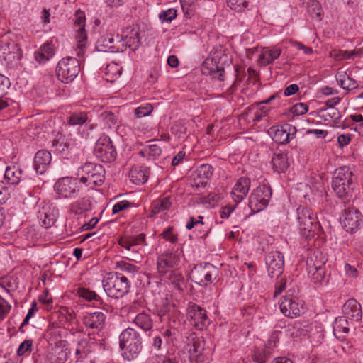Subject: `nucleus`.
<instances>
[{
	"label": "nucleus",
	"instance_id": "nucleus-1",
	"mask_svg": "<svg viewBox=\"0 0 363 363\" xmlns=\"http://www.w3.org/2000/svg\"><path fill=\"white\" fill-rule=\"evenodd\" d=\"M103 288L108 296L118 299L129 293L130 281L122 273H110L103 280Z\"/></svg>",
	"mask_w": 363,
	"mask_h": 363
},
{
	"label": "nucleus",
	"instance_id": "nucleus-2",
	"mask_svg": "<svg viewBox=\"0 0 363 363\" xmlns=\"http://www.w3.org/2000/svg\"><path fill=\"white\" fill-rule=\"evenodd\" d=\"M119 346L125 359L128 360L134 359L143 348L141 337L135 330L128 328L121 333Z\"/></svg>",
	"mask_w": 363,
	"mask_h": 363
},
{
	"label": "nucleus",
	"instance_id": "nucleus-3",
	"mask_svg": "<svg viewBox=\"0 0 363 363\" xmlns=\"http://www.w3.org/2000/svg\"><path fill=\"white\" fill-rule=\"evenodd\" d=\"M296 214L300 234L306 239L314 237L320 228L316 215L311 208L304 206L298 207Z\"/></svg>",
	"mask_w": 363,
	"mask_h": 363
},
{
	"label": "nucleus",
	"instance_id": "nucleus-4",
	"mask_svg": "<svg viewBox=\"0 0 363 363\" xmlns=\"http://www.w3.org/2000/svg\"><path fill=\"white\" fill-rule=\"evenodd\" d=\"M225 57V50L221 45L215 47L202 64V73L218 77L219 80H223L224 69L221 62Z\"/></svg>",
	"mask_w": 363,
	"mask_h": 363
},
{
	"label": "nucleus",
	"instance_id": "nucleus-5",
	"mask_svg": "<svg viewBox=\"0 0 363 363\" xmlns=\"http://www.w3.org/2000/svg\"><path fill=\"white\" fill-rule=\"evenodd\" d=\"M86 16L84 11L78 9L76 11L73 19V30L75 33L74 37L76 45L74 51L76 55L83 58L86 49L87 33L85 30Z\"/></svg>",
	"mask_w": 363,
	"mask_h": 363
},
{
	"label": "nucleus",
	"instance_id": "nucleus-6",
	"mask_svg": "<svg viewBox=\"0 0 363 363\" xmlns=\"http://www.w3.org/2000/svg\"><path fill=\"white\" fill-rule=\"evenodd\" d=\"M352 172L349 167L337 168L333 174L332 187L340 198H346L351 190Z\"/></svg>",
	"mask_w": 363,
	"mask_h": 363
},
{
	"label": "nucleus",
	"instance_id": "nucleus-7",
	"mask_svg": "<svg viewBox=\"0 0 363 363\" xmlns=\"http://www.w3.org/2000/svg\"><path fill=\"white\" fill-rule=\"evenodd\" d=\"M79 71V60L73 57H67L58 62L56 67V75L60 81L68 84L77 77Z\"/></svg>",
	"mask_w": 363,
	"mask_h": 363
},
{
	"label": "nucleus",
	"instance_id": "nucleus-8",
	"mask_svg": "<svg viewBox=\"0 0 363 363\" xmlns=\"http://www.w3.org/2000/svg\"><path fill=\"white\" fill-rule=\"evenodd\" d=\"M118 244L130 252V259L140 262L143 259V247L145 246V234L125 235L118 240Z\"/></svg>",
	"mask_w": 363,
	"mask_h": 363
},
{
	"label": "nucleus",
	"instance_id": "nucleus-9",
	"mask_svg": "<svg viewBox=\"0 0 363 363\" xmlns=\"http://www.w3.org/2000/svg\"><path fill=\"white\" fill-rule=\"evenodd\" d=\"M55 191L60 199H76L80 191L81 184L77 178L62 177L54 186Z\"/></svg>",
	"mask_w": 363,
	"mask_h": 363
},
{
	"label": "nucleus",
	"instance_id": "nucleus-10",
	"mask_svg": "<svg viewBox=\"0 0 363 363\" xmlns=\"http://www.w3.org/2000/svg\"><path fill=\"white\" fill-rule=\"evenodd\" d=\"M218 276V269L213 264L204 262L196 265L191 270V279L199 286H207Z\"/></svg>",
	"mask_w": 363,
	"mask_h": 363
},
{
	"label": "nucleus",
	"instance_id": "nucleus-11",
	"mask_svg": "<svg viewBox=\"0 0 363 363\" xmlns=\"http://www.w3.org/2000/svg\"><path fill=\"white\" fill-rule=\"evenodd\" d=\"M94 155L102 162H112L117 157V151L109 136L102 135L95 144Z\"/></svg>",
	"mask_w": 363,
	"mask_h": 363
},
{
	"label": "nucleus",
	"instance_id": "nucleus-12",
	"mask_svg": "<svg viewBox=\"0 0 363 363\" xmlns=\"http://www.w3.org/2000/svg\"><path fill=\"white\" fill-rule=\"evenodd\" d=\"M182 256L181 249H169L160 255L157 259V268L160 274H166L172 268L179 265Z\"/></svg>",
	"mask_w": 363,
	"mask_h": 363
},
{
	"label": "nucleus",
	"instance_id": "nucleus-13",
	"mask_svg": "<svg viewBox=\"0 0 363 363\" xmlns=\"http://www.w3.org/2000/svg\"><path fill=\"white\" fill-rule=\"evenodd\" d=\"M272 197V190L266 185H259L250 194L249 207L252 213H258L264 210L268 205Z\"/></svg>",
	"mask_w": 363,
	"mask_h": 363
},
{
	"label": "nucleus",
	"instance_id": "nucleus-14",
	"mask_svg": "<svg viewBox=\"0 0 363 363\" xmlns=\"http://www.w3.org/2000/svg\"><path fill=\"white\" fill-rule=\"evenodd\" d=\"M187 318L190 323L198 330H203L210 324L206 311L194 302L187 306Z\"/></svg>",
	"mask_w": 363,
	"mask_h": 363
},
{
	"label": "nucleus",
	"instance_id": "nucleus-15",
	"mask_svg": "<svg viewBox=\"0 0 363 363\" xmlns=\"http://www.w3.org/2000/svg\"><path fill=\"white\" fill-rule=\"evenodd\" d=\"M341 223L347 232L353 233L363 223L362 213L353 207L345 208L341 217Z\"/></svg>",
	"mask_w": 363,
	"mask_h": 363
},
{
	"label": "nucleus",
	"instance_id": "nucleus-16",
	"mask_svg": "<svg viewBox=\"0 0 363 363\" xmlns=\"http://www.w3.org/2000/svg\"><path fill=\"white\" fill-rule=\"evenodd\" d=\"M281 313L286 317L294 318L300 316L304 311L303 301L296 297L284 296L279 303Z\"/></svg>",
	"mask_w": 363,
	"mask_h": 363
},
{
	"label": "nucleus",
	"instance_id": "nucleus-17",
	"mask_svg": "<svg viewBox=\"0 0 363 363\" xmlns=\"http://www.w3.org/2000/svg\"><path fill=\"white\" fill-rule=\"evenodd\" d=\"M268 275L272 278H278L284 271V258L279 251H272L265 258Z\"/></svg>",
	"mask_w": 363,
	"mask_h": 363
},
{
	"label": "nucleus",
	"instance_id": "nucleus-18",
	"mask_svg": "<svg viewBox=\"0 0 363 363\" xmlns=\"http://www.w3.org/2000/svg\"><path fill=\"white\" fill-rule=\"evenodd\" d=\"M325 259L314 260L312 257L307 262V270L311 280L315 284H322L325 278Z\"/></svg>",
	"mask_w": 363,
	"mask_h": 363
},
{
	"label": "nucleus",
	"instance_id": "nucleus-19",
	"mask_svg": "<svg viewBox=\"0 0 363 363\" xmlns=\"http://www.w3.org/2000/svg\"><path fill=\"white\" fill-rule=\"evenodd\" d=\"M273 140L277 143L284 145L289 143L295 136L296 128L292 125L273 126L269 130Z\"/></svg>",
	"mask_w": 363,
	"mask_h": 363
},
{
	"label": "nucleus",
	"instance_id": "nucleus-20",
	"mask_svg": "<svg viewBox=\"0 0 363 363\" xmlns=\"http://www.w3.org/2000/svg\"><path fill=\"white\" fill-rule=\"evenodd\" d=\"M213 174V167L208 164L200 165L190 176V184L199 189L205 187Z\"/></svg>",
	"mask_w": 363,
	"mask_h": 363
},
{
	"label": "nucleus",
	"instance_id": "nucleus-21",
	"mask_svg": "<svg viewBox=\"0 0 363 363\" xmlns=\"http://www.w3.org/2000/svg\"><path fill=\"white\" fill-rule=\"evenodd\" d=\"M277 95L278 94H274L269 99L247 108L243 115L245 114L249 120H252L255 123L261 121L262 118L267 116L268 110L264 107L261 108L260 105L269 104L271 101L274 100Z\"/></svg>",
	"mask_w": 363,
	"mask_h": 363
},
{
	"label": "nucleus",
	"instance_id": "nucleus-22",
	"mask_svg": "<svg viewBox=\"0 0 363 363\" xmlns=\"http://www.w3.org/2000/svg\"><path fill=\"white\" fill-rule=\"evenodd\" d=\"M99 344L89 337H83L77 342L74 347V354L77 360L87 357L91 352L99 347Z\"/></svg>",
	"mask_w": 363,
	"mask_h": 363
},
{
	"label": "nucleus",
	"instance_id": "nucleus-23",
	"mask_svg": "<svg viewBox=\"0 0 363 363\" xmlns=\"http://www.w3.org/2000/svg\"><path fill=\"white\" fill-rule=\"evenodd\" d=\"M251 185L249 178L242 177L239 178L231 191V197L235 203H240L247 195Z\"/></svg>",
	"mask_w": 363,
	"mask_h": 363
},
{
	"label": "nucleus",
	"instance_id": "nucleus-24",
	"mask_svg": "<svg viewBox=\"0 0 363 363\" xmlns=\"http://www.w3.org/2000/svg\"><path fill=\"white\" fill-rule=\"evenodd\" d=\"M106 315L101 311L86 313L83 317L84 325L91 329L101 330L106 323Z\"/></svg>",
	"mask_w": 363,
	"mask_h": 363
},
{
	"label": "nucleus",
	"instance_id": "nucleus-25",
	"mask_svg": "<svg viewBox=\"0 0 363 363\" xmlns=\"http://www.w3.org/2000/svg\"><path fill=\"white\" fill-rule=\"evenodd\" d=\"M344 315L350 321H358L361 319L362 312L360 304L354 298H350L343 305Z\"/></svg>",
	"mask_w": 363,
	"mask_h": 363
},
{
	"label": "nucleus",
	"instance_id": "nucleus-26",
	"mask_svg": "<svg viewBox=\"0 0 363 363\" xmlns=\"http://www.w3.org/2000/svg\"><path fill=\"white\" fill-rule=\"evenodd\" d=\"M52 160L51 153L45 150L38 151L34 157L33 167L37 174H43L48 169Z\"/></svg>",
	"mask_w": 363,
	"mask_h": 363
},
{
	"label": "nucleus",
	"instance_id": "nucleus-27",
	"mask_svg": "<svg viewBox=\"0 0 363 363\" xmlns=\"http://www.w3.org/2000/svg\"><path fill=\"white\" fill-rule=\"evenodd\" d=\"M281 52V49L278 47L264 48L259 55L257 62L262 66H267L279 58Z\"/></svg>",
	"mask_w": 363,
	"mask_h": 363
},
{
	"label": "nucleus",
	"instance_id": "nucleus-28",
	"mask_svg": "<svg viewBox=\"0 0 363 363\" xmlns=\"http://www.w3.org/2000/svg\"><path fill=\"white\" fill-rule=\"evenodd\" d=\"M150 176V168L143 165L133 166L129 172L130 181L135 184H143Z\"/></svg>",
	"mask_w": 363,
	"mask_h": 363
},
{
	"label": "nucleus",
	"instance_id": "nucleus-29",
	"mask_svg": "<svg viewBox=\"0 0 363 363\" xmlns=\"http://www.w3.org/2000/svg\"><path fill=\"white\" fill-rule=\"evenodd\" d=\"M55 54V45L51 41H47L35 52V59L40 64L45 63Z\"/></svg>",
	"mask_w": 363,
	"mask_h": 363
},
{
	"label": "nucleus",
	"instance_id": "nucleus-30",
	"mask_svg": "<svg viewBox=\"0 0 363 363\" xmlns=\"http://www.w3.org/2000/svg\"><path fill=\"white\" fill-rule=\"evenodd\" d=\"M21 177L22 170L19 167L16 165L7 166L4 172V182L11 189L13 185H16L21 182Z\"/></svg>",
	"mask_w": 363,
	"mask_h": 363
},
{
	"label": "nucleus",
	"instance_id": "nucleus-31",
	"mask_svg": "<svg viewBox=\"0 0 363 363\" xmlns=\"http://www.w3.org/2000/svg\"><path fill=\"white\" fill-rule=\"evenodd\" d=\"M91 208V202L88 197L79 198L72 202L69 206V211L76 214L81 215L89 211Z\"/></svg>",
	"mask_w": 363,
	"mask_h": 363
},
{
	"label": "nucleus",
	"instance_id": "nucleus-32",
	"mask_svg": "<svg viewBox=\"0 0 363 363\" xmlns=\"http://www.w3.org/2000/svg\"><path fill=\"white\" fill-rule=\"evenodd\" d=\"M350 320L345 317L337 318L333 323V333L337 339L345 338V334L350 331Z\"/></svg>",
	"mask_w": 363,
	"mask_h": 363
},
{
	"label": "nucleus",
	"instance_id": "nucleus-33",
	"mask_svg": "<svg viewBox=\"0 0 363 363\" xmlns=\"http://www.w3.org/2000/svg\"><path fill=\"white\" fill-rule=\"evenodd\" d=\"M271 162L274 169L278 172H284L289 167L287 155L280 150L274 153Z\"/></svg>",
	"mask_w": 363,
	"mask_h": 363
},
{
	"label": "nucleus",
	"instance_id": "nucleus-34",
	"mask_svg": "<svg viewBox=\"0 0 363 363\" xmlns=\"http://www.w3.org/2000/svg\"><path fill=\"white\" fill-rule=\"evenodd\" d=\"M101 165L92 162H86L78 169V175L81 176L80 183L87 184V182L92 177L96 171V168Z\"/></svg>",
	"mask_w": 363,
	"mask_h": 363
},
{
	"label": "nucleus",
	"instance_id": "nucleus-35",
	"mask_svg": "<svg viewBox=\"0 0 363 363\" xmlns=\"http://www.w3.org/2000/svg\"><path fill=\"white\" fill-rule=\"evenodd\" d=\"M140 44V40L138 31L131 30L130 34H125V35L123 37L121 51H123L126 48H129L130 50H135L139 47Z\"/></svg>",
	"mask_w": 363,
	"mask_h": 363
},
{
	"label": "nucleus",
	"instance_id": "nucleus-36",
	"mask_svg": "<svg viewBox=\"0 0 363 363\" xmlns=\"http://www.w3.org/2000/svg\"><path fill=\"white\" fill-rule=\"evenodd\" d=\"M187 350L191 363L203 362V349L197 345L196 342H193L192 343L188 344Z\"/></svg>",
	"mask_w": 363,
	"mask_h": 363
},
{
	"label": "nucleus",
	"instance_id": "nucleus-37",
	"mask_svg": "<svg viewBox=\"0 0 363 363\" xmlns=\"http://www.w3.org/2000/svg\"><path fill=\"white\" fill-rule=\"evenodd\" d=\"M104 45L108 49H115L116 52L121 51V43L123 41V36L117 34H107L102 38Z\"/></svg>",
	"mask_w": 363,
	"mask_h": 363
},
{
	"label": "nucleus",
	"instance_id": "nucleus-38",
	"mask_svg": "<svg viewBox=\"0 0 363 363\" xmlns=\"http://www.w3.org/2000/svg\"><path fill=\"white\" fill-rule=\"evenodd\" d=\"M88 113L85 111H75L71 113L67 118V123L69 125H82L89 121Z\"/></svg>",
	"mask_w": 363,
	"mask_h": 363
},
{
	"label": "nucleus",
	"instance_id": "nucleus-39",
	"mask_svg": "<svg viewBox=\"0 0 363 363\" xmlns=\"http://www.w3.org/2000/svg\"><path fill=\"white\" fill-rule=\"evenodd\" d=\"M121 72L122 67L115 62L107 65L104 71L105 79L111 82H114L121 74Z\"/></svg>",
	"mask_w": 363,
	"mask_h": 363
},
{
	"label": "nucleus",
	"instance_id": "nucleus-40",
	"mask_svg": "<svg viewBox=\"0 0 363 363\" xmlns=\"http://www.w3.org/2000/svg\"><path fill=\"white\" fill-rule=\"evenodd\" d=\"M171 205L172 203L169 196L155 200L152 203L151 213L152 214H157L161 212H164L170 208Z\"/></svg>",
	"mask_w": 363,
	"mask_h": 363
},
{
	"label": "nucleus",
	"instance_id": "nucleus-41",
	"mask_svg": "<svg viewBox=\"0 0 363 363\" xmlns=\"http://www.w3.org/2000/svg\"><path fill=\"white\" fill-rule=\"evenodd\" d=\"M134 323L145 331L151 330L153 326L151 318L145 313H138L134 319Z\"/></svg>",
	"mask_w": 363,
	"mask_h": 363
},
{
	"label": "nucleus",
	"instance_id": "nucleus-42",
	"mask_svg": "<svg viewBox=\"0 0 363 363\" xmlns=\"http://www.w3.org/2000/svg\"><path fill=\"white\" fill-rule=\"evenodd\" d=\"M167 274V277L170 284H172L177 290L182 291L184 285V278L182 274L178 271L173 270H169V272Z\"/></svg>",
	"mask_w": 363,
	"mask_h": 363
},
{
	"label": "nucleus",
	"instance_id": "nucleus-43",
	"mask_svg": "<svg viewBox=\"0 0 363 363\" xmlns=\"http://www.w3.org/2000/svg\"><path fill=\"white\" fill-rule=\"evenodd\" d=\"M38 218L45 228L52 226L55 222V217L51 213L50 208H43L39 211Z\"/></svg>",
	"mask_w": 363,
	"mask_h": 363
},
{
	"label": "nucleus",
	"instance_id": "nucleus-44",
	"mask_svg": "<svg viewBox=\"0 0 363 363\" xmlns=\"http://www.w3.org/2000/svg\"><path fill=\"white\" fill-rule=\"evenodd\" d=\"M77 294L79 297L88 301H95L101 304L103 303L101 298L95 291H91L89 289L84 287L78 288Z\"/></svg>",
	"mask_w": 363,
	"mask_h": 363
},
{
	"label": "nucleus",
	"instance_id": "nucleus-45",
	"mask_svg": "<svg viewBox=\"0 0 363 363\" xmlns=\"http://www.w3.org/2000/svg\"><path fill=\"white\" fill-rule=\"evenodd\" d=\"M362 52L360 50H333V56L336 60H345L359 56Z\"/></svg>",
	"mask_w": 363,
	"mask_h": 363
},
{
	"label": "nucleus",
	"instance_id": "nucleus-46",
	"mask_svg": "<svg viewBox=\"0 0 363 363\" xmlns=\"http://www.w3.org/2000/svg\"><path fill=\"white\" fill-rule=\"evenodd\" d=\"M105 180V169L101 165L99 167L96 168V171L92 177H90L89 181L87 182V184H85L86 186H101Z\"/></svg>",
	"mask_w": 363,
	"mask_h": 363
},
{
	"label": "nucleus",
	"instance_id": "nucleus-47",
	"mask_svg": "<svg viewBox=\"0 0 363 363\" xmlns=\"http://www.w3.org/2000/svg\"><path fill=\"white\" fill-rule=\"evenodd\" d=\"M100 119L106 128H111L118 124V117L111 111H104L101 113Z\"/></svg>",
	"mask_w": 363,
	"mask_h": 363
},
{
	"label": "nucleus",
	"instance_id": "nucleus-48",
	"mask_svg": "<svg viewBox=\"0 0 363 363\" xmlns=\"http://www.w3.org/2000/svg\"><path fill=\"white\" fill-rule=\"evenodd\" d=\"M338 80L342 88L346 90H353L358 88V82L349 77L346 73L341 74Z\"/></svg>",
	"mask_w": 363,
	"mask_h": 363
},
{
	"label": "nucleus",
	"instance_id": "nucleus-49",
	"mask_svg": "<svg viewBox=\"0 0 363 363\" xmlns=\"http://www.w3.org/2000/svg\"><path fill=\"white\" fill-rule=\"evenodd\" d=\"M53 352L57 355L60 362L66 361L68 356L66 342L60 341L53 349Z\"/></svg>",
	"mask_w": 363,
	"mask_h": 363
},
{
	"label": "nucleus",
	"instance_id": "nucleus-50",
	"mask_svg": "<svg viewBox=\"0 0 363 363\" xmlns=\"http://www.w3.org/2000/svg\"><path fill=\"white\" fill-rule=\"evenodd\" d=\"M227 3L231 9L240 12L248 7L250 0H227Z\"/></svg>",
	"mask_w": 363,
	"mask_h": 363
},
{
	"label": "nucleus",
	"instance_id": "nucleus-51",
	"mask_svg": "<svg viewBox=\"0 0 363 363\" xmlns=\"http://www.w3.org/2000/svg\"><path fill=\"white\" fill-rule=\"evenodd\" d=\"M152 111V105L147 103L135 108L134 110V114L136 118H143L150 116Z\"/></svg>",
	"mask_w": 363,
	"mask_h": 363
},
{
	"label": "nucleus",
	"instance_id": "nucleus-52",
	"mask_svg": "<svg viewBox=\"0 0 363 363\" xmlns=\"http://www.w3.org/2000/svg\"><path fill=\"white\" fill-rule=\"evenodd\" d=\"M1 50L2 54L6 55L11 52V50L13 52L18 53L21 49L16 43L10 41H1Z\"/></svg>",
	"mask_w": 363,
	"mask_h": 363
},
{
	"label": "nucleus",
	"instance_id": "nucleus-53",
	"mask_svg": "<svg viewBox=\"0 0 363 363\" xmlns=\"http://www.w3.org/2000/svg\"><path fill=\"white\" fill-rule=\"evenodd\" d=\"M177 16V11L174 9L162 11L159 14L160 20L164 23H169Z\"/></svg>",
	"mask_w": 363,
	"mask_h": 363
},
{
	"label": "nucleus",
	"instance_id": "nucleus-54",
	"mask_svg": "<svg viewBox=\"0 0 363 363\" xmlns=\"http://www.w3.org/2000/svg\"><path fill=\"white\" fill-rule=\"evenodd\" d=\"M161 236L163 239L171 243H176L177 242V235L174 232L173 227H168L163 230L161 233Z\"/></svg>",
	"mask_w": 363,
	"mask_h": 363
},
{
	"label": "nucleus",
	"instance_id": "nucleus-55",
	"mask_svg": "<svg viewBox=\"0 0 363 363\" xmlns=\"http://www.w3.org/2000/svg\"><path fill=\"white\" fill-rule=\"evenodd\" d=\"M252 358L257 363H265L267 355L264 349L255 348L253 351Z\"/></svg>",
	"mask_w": 363,
	"mask_h": 363
},
{
	"label": "nucleus",
	"instance_id": "nucleus-56",
	"mask_svg": "<svg viewBox=\"0 0 363 363\" xmlns=\"http://www.w3.org/2000/svg\"><path fill=\"white\" fill-rule=\"evenodd\" d=\"M11 196V189L4 181H0V203H5Z\"/></svg>",
	"mask_w": 363,
	"mask_h": 363
},
{
	"label": "nucleus",
	"instance_id": "nucleus-57",
	"mask_svg": "<svg viewBox=\"0 0 363 363\" xmlns=\"http://www.w3.org/2000/svg\"><path fill=\"white\" fill-rule=\"evenodd\" d=\"M11 86L9 79L4 75L0 74V98H4L8 93Z\"/></svg>",
	"mask_w": 363,
	"mask_h": 363
},
{
	"label": "nucleus",
	"instance_id": "nucleus-58",
	"mask_svg": "<svg viewBox=\"0 0 363 363\" xmlns=\"http://www.w3.org/2000/svg\"><path fill=\"white\" fill-rule=\"evenodd\" d=\"M117 266L123 272L132 274L137 273L139 270L137 266L126 262H118Z\"/></svg>",
	"mask_w": 363,
	"mask_h": 363
},
{
	"label": "nucleus",
	"instance_id": "nucleus-59",
	"mask_svg": "<svg viewBox=\"0 0 363 363\" xmlns=\"http://www.w3.org/2000/svg\"><path fill=\"white\" fill-rule=\"evenodd\" d=\"M311 5L310 6L309 11L313 14L315 15V18L320 21L323 16V10L321 8L320 4L319 2L316 0H311Z\"/></svg>",
	"mask_w": 363,
	"mask_h": 363
},
{
	"label": "nucleus",
	"instance_id": "nucleus-60",
	"mask_svg": "<svg viewBox=\"0 0 363 363\" xmlns=\"http://www.w3.org/2000/svg\"><path fill=\"white\" fill-rule=\"evenodd\" d=\"M237 204L238 203H235V204H228L222 206L219 211L220 218L223 219L228 218L235 210Z\"/></svg>",
	"mask_w": 363,
	"mask_h": 363
},
{
	"label": "nucleus",
	"instance_id": "nucleus-61",
	"mask_svg": "<svg viewBox=\"0 0 363 363\" xmlns=\"http://www.w3.org/2000/svg\"><path fill=\"white\" fill-rule=\"evenodd\" d=\"M286 332L288 333V335L292 337L305 335V333H303V330L301 329V325L298 323L289 325Z\"/></svg>",
	"mask_w": 363,
	"mask_h": 363
},
{
	"label": "nucleus",
	"instance_id": "nucleus-62",
	"mask_svg": "<svg viewBox=\"0 0 363 363\" xmlns=\"http://www.w3.org/2000/svg\"><path fill=\"white\" fill-rule=\"evenodd\" d=\"M147 363H177L174 359L167 357H160L158 355H154L150 357Z\"/></svg>",
	"mask_w": 363,
	"mask_h": 363
},
{
	"label": "nucleus",
	"instance_id": "nucleus-63",
	"mask_svg": "<svg viewBox=\"0 0 363 363\" xmlns=\"http://www.w3.org/2000/svg\"><path fill=\"white\" fill-rule=\"evenodd\" d=\"M52 145L55 148V151L59 153H62L68 149V145L64 140H61V136L60 138H55L52 142Z\"/></svg>",
	"mask_w": 363,
	"mask_h": 363
},
{
	"label": "nucleus",
	"instance_id": "nucleus-64",
	"mask_svg": "<svg viewBox=\"0 0 363 363\" xmlns=\"http://www.w3.org/2000/svg\"><path fill=\"white\" fill-rule=\"evenodd\" d=\"M308 111V106L304 103H298L291 108V113L295 115H303L307 113Z\"/></svg>",
	"mask_w": 363,
	"mask_h": 363
}]
</instances>
